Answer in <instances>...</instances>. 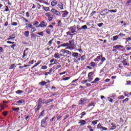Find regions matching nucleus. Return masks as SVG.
<instances>
[{"label": "nucleus", "mask_w": 131, "mask_h": 131, "mask_svg": "<svg viewBox=\"0 0 131 131\" xmlns=\"http://www.w3.org/2000/svg\"><path fill=\"white\" fill-rule=\"evenodd\" d=\"M38 101L39 105H40V104H43V102H42V99L40 98L38 100Z\"/></svg>", "instance_id": "37"}, {"label": "nucleus", "mask_w": 131, "mask_h": 131, "mask_svg": "<svg viewBox=\"0 0 131 131\" xmlns=\"http://www.w3.org/2000/svg\"><path fill=\"white\" fill-rule=\"evenodd\" d=\"M16 35L15 34H12L9 38H7V40H14Z\"/></svg>", "instance_id": "10"}, {"label": "nucleus", "mask_w": 131, "mask_h": 131, "mask_svg": "<svg viewBox=\"0 0 131 131\" xmlns=\"http://www.w3.org/2000/svg\"><path fill=\"white\" fill-rule=\"evenodd\" d=\"M41 107V105L38 104V105L37 106V108L36 109H37V110H39V109H40Z\"/></svg>", "instance_id": "43"}, {"label": "nucleus", "mask_w": 131, "mask_h": 131, "mask_svg": "<svg viewBox=\"0 0 131 131\" xmlns=\"http://www.w3.org/2000/svg\"><path fill=\"white\" fill-rule=\"evenodd\" d=\"M38 24H39V23L38 21H34L33 26H37V25H38Z\"/></svg>", "instance_id": "32"}, {"label": "nucleus", "mask_w": 131, "mask_h": 131, "mask_svg": "<svg viewBox=\"0 0 131 131\" xmlns=\"http://www.w3.org/2000/svg\"><path fill=\"white\" fill-rule=\"evenodd\" d=\"M102 127L101 124H98L97 125V128H101Z\"/></svg>", "instance_id": "64"}, {"label": "nucleus", "mask_w": 131, "mask_h": 131, "mask_svg": "<svg viewBox=\"0 0 131 131\" xmlns=\"http://www.w3.org/2000/svg\"><path fill=\"white\" fill-rule=\"evenodd\" d=\"M91 66H92V67H93V68H95V67L96 66V62H91L90 63Z\"/></svg>", "instance_id": "29"}, {"label": "nucleus", "mask_w": 131, "mask_h": 131, "mask_svg": "<svg viewBox=\"0 0 131 131\" xmlns=\"http://www.w3.org/2000/svg\"><path fill=\"white\" fill-rule=\"evenodd\" d=\"M125 40L127 41H130V40H131V36L128 37V38H126L125 39Z\"/></svg>", "instance_id": "50"}, {"label": "nucleus", "mask_w": 131, "mask_h": 131, "mask_svg": "<svg viewBox=\"0 0 131 131\" xmlns=\"http://www.w3.org/2000/svg\"><path fill=\"white\" fill-rule=\"evenodd\" d=\"M62 17L64 18H66L67 16H68V14H69V12L67 11H62Z\"/></svg>", "instance_id": "11"}, {"label": "nucleus", "mask_w": 131, "mask_h": 131, "mask_svg": "<svg viewBox=\"0 0 131 131\" xmlns=\"http://www.w3.org/2000/svg\"><path fill=\"white\" fill-rule=\"evenodd\" d=\"M3 115L4 116H7V115H8V113L7 112H4L3 113Z\"/></svg>", "instance_id": "58"}, {"label": "nucleus", "mask_w": 131, "mask_h": 131, "mask_svg": "<svg viewBox=\"0 0 131 131\" xmlns=\"http://www.w3.org/2000/svg\"><path fill=\"white\" fill-rule=\"evenodd\" d=\"M46 32L48 33V34H50V33H51V29H48L46 30Z\"/></svg>", "instance_id": "46"}, {"label": "nucleus", "mask_w": 131, "mask_h": 131, "mask_svg": "<svg viewBox=\"0 0 131 131\" xmlns=\"http://www.w3.org/2000/svg\"><path fill=\"white\" fill-rule=\"evenodd\" d=\"M85 120H80L78 124H80L81 126H82L85 124Z\"/></svg>", "instance_id": "12"}, {"label": "nucleus", "mask_w": 131, "mask_h": 131, "mask_svg": "<svg viewBox=\"0 0 131 131\" xmlns=\"http://www.w3.org/2000/svg\"><path fill=\"white\" fill-rule=\"evenodd\" d=\"M30 117V116H29V115H26V120H28V119H29Z\"/></svg>", "instance_id": "51"}, {"label": "nucleus", "mask_w": 131, "mask_h": 131, "mask_svg": "<svg viewBox=\"0 0 131 131\" xmlns=\"http://www.w3.org/2000/svg\"><path fill=\"white\" fill-rule=\"evenodd\" d=\"M128 100H129L128 98H127L124 99L123 100H122V103H124V102H128Z\"/></svg>", "instance_id": "45"}, {"label": "nucleus", "mask_w": 131, "mask_h": 131, "mask_svg": "<svg viewBox=\"0 0 131 131\" xmlns=\"http://www.w3.org/2000/svg\"><path fill=\"white\" fill-rule=\"evenodd\" d=\"M23 93H24V92L22 90H18L16 92V94H18V95H21Z\"/></svg>", "instance_id": "21"}, {"label": "nucleus", "mask_w": 131, "mask_h": 131, "mask_svg": "<svg viewBox=\"0 0 131 131\" xmlns=\"http://www.w3.org/2000/svg\"><path fill=\"white\" fill-rule=\"evenodd\" d=\"M54 58L55 59H60V54L59 53H55Z\"/></svg>", "instance_id": "16"}, {"label": "nucleus", "mask_w": 131, "mask_h": 131, "mask_svg": "<svg viewBox=\"0 0 131 131\" xmlns=\"http://www.w3.org/2000/svg\"><path fill=\"white\" fill-rule=\"evenodd\" d=\"M51 6L52 7H55L56 5L58 4V2H57V1L56 0H53L51 2Z\"/></svg>", "instance_id": "13"}, {"label": "nucleus", "mask_w": 131, "mask_h": 131, "mask_svg": "<svg viewBox=\"0 0 131 131\" xmlns=\"http://www.w3.org/2000/svg\"><path fill=\"white\" fill-rule=\"evenodd\" d=\"M17 104H22V103H24V100L20 99L16 102Z\"/></svg>", "instance_id": "28"}, {"label": "nucleus", "mask_w": 131, "mask_h": 131, "mask_svg": "<svg viewBox=\"0 0 131 131\" xmlns=\"http://www.w3.org/2000/svg\"><path fill=\"white\" fill-rule=\"evenodd\" d=\"M12 25H13V26H17V25H18V23H17L16 22H13L12 23Z\"/></svg>", "instance_id": "47"}, {"label": "nucleus", "mask_w": 131, "mask_h": 131, "mask_svg": "<svg viewBox=\"0 0 131 131\" xmlns=\"http://www.w3.org/2000/svg\"><path fill=\"white\" fill-rule=\"evenodd\" d=\"M98 26L99 27H102V26H103V23H99L98 24Z\"/></svg>", "instance_id": "61"}, {"label": "nucleus", "mask_w": 131, "mask_h": 131, "mask_svg": "<svg viewBox=\"0 0 131 131\" xmlns=\"http://www.w3.org/2000/svg\"><path fill=\"white\" fill-rule=\"evenodd\" d=\"M45 114V111H42L40 113V115L39 116V118H42V117H43L44 115Z\"/></svg>", "instance_id": "17"}, {"label": "nucleus", "mask_w": 131, "mask_h": 131, "mask_svg": "<svg viewBox=\"0 0 131 131\" xmlns=\"http://www.w3.org/2000/svg\"><path fill=\"white\" fill-rule=\"evenodd\" d=\"M119 36H122V37H124V36H125V34L121 33L119 34Z\"/></svg>", "instance_id": "44"}, {"label": "nucleus", "mask_w": 131, "mask_h": 131, "mask_svg": "<svg viewBox=\"0 0 131 131\" xmlns=\"http://www.w3.org/2000/svg\"><path fill=\"white\" fill-rule=\"evenodd\" d=\"M24 35L25 36H26V37H28L29 36V31H25L24 33Z\"/></svg>", "instance_id": "20"}, {"label": "nucleus", "mask_w": 131, "mask_h": 131, "mask_svg": "<svg viewBox=\"0 0 131 131\" xmlns=\"http://www.w3.org/2000/svg\"><path fill=\"white\" fill-rule=\"evenodd\" d=\"M92 123L93 124V125H96V124L98 123V120L93 121Z\"/></svg>", "instance_id": "35"}, {"label": "nucleus", "mask_w": 131, "mask_h": 131, "mask_svg": "<svg viewBox=\"0 0 131 131\" xmlns=\"http://www.w3.org/2000/svg\"><path fill=\"white\" fill-rule=\"evenodd\" d=\"M51 90H53V92H56V90H57V88H56V87H54V86H53L51 88Z\"/></svg>", "instance_id": "48"}, {"label": "nucleus", "mask_w": 131, "mask_h": 131, "mask_svg": "<svg viewBox=\"0 0 131 131\" xmlns=\"http://www.w3.org/2000/svg\"><path fill=\"white\" fill-rule=\"evenodd\" d=\"M12 110L13 111H18V110H20V108L19 107H13Z\"/></svg>", "instance_id": "38"}, {"label": "nucleus", "mask_w": 131, "mask_h": 131, "mask_svg": "<svg viewBox=\"0 0 131 131\" xmlns=\"http://www.w3.org/2000/svg\"><path fill=\"white\" fill-rule=\"evenodd\" d=\"M123 65L124 66H128V63H127V59H125L123 61Z\"/></svg>", "instance_id": "19"}, {"label": "nucleus", "mask_w": 131, "mask_h": 131, "mask_svg": "<svg viewBox=\"0 0 131 131\" xmlns=\"http://www.w3.org/2000/svg\"><path fill=\"white\" fill-rule=\"evenodd\" d=\"M114 48L115 49H119V48H123V46H121V45H116L115 46H114Z\"/></svg>", "instance_id": "25"}, {"label": "nucleus", "mask_w": 131, "mask_h": 131, "mask_svg": "<svg viewBox=\"0 0 131 131\" xmlns=\"http://www.w3.org/2000/svg\"><path fill=\"white\" fill-rule=\"evenodd\" d=\"M41 69H43L44 70H45L46 69H48V67L47 66H43L41 68Z\"/></svg>", "instance_id": "41"}, {"label": "nucleus", "mask_w": 131, "mask_h": 131, "mask_svg": "<svg viewBox=\"0 0 131 131\" xmlns=\"http://www.w3.org/2000/svg\"><path fill=\"white\" fill-rule=\"evenodd\" d=\"M15 47H16V44H14L11 46V48L13 49V50H15V49L14 48Z\"/></svg>", "instance_id": "62"}, {"label": "nucleus", "mask_w": 131, "mask_h": 131, "mask_svg": "<svg viewBox=\"0 0 131 131\" xmlns=\"http://www.w3.org/2000/svg\"><path fill=\"white\" fill-rule=\"evenodd\" d=\"M56 5L58 8H59V9H60V10H63V9H64L63 4L61 2H57V4Z\"/></svg>", "instance_id": "9"}, {"label": "nucleus", "mask_w": 131, "mask_h": 131, "mask_svg": "<svg viewBox=\"0 0 131 131\" xmlns=\"http://www.w3.org/2000/svg\"><path fill=\"white\" fill-rule=\"evenodd\" d=\"M51 12L54 15H56V16H61V12L55 8H52Z\"/></svg>", "instance_id": "1"}, {"label": "nucleus", "mask_w": 131, "mask_h": 131, "mask_svg": "<svg viewBox=\"0 0 131 131\" xmlns=\"http://www.w3.org/2000/svg\"><path fill=\"white\" fill-rule=\"evenodd\" d=\"M48 119H49V118L45 117L41 121V126L42 127H46V126H47V123H46V121H47Z\"/></svg>", "instance_id": "2"}, {"label": "nucleus", "mask_w": 131, "mask_h": 131, "mask_svg": "<svg viewBox=\"0 0 131 131\" xmlns=\"http://www.w3.org/2000/svg\"><path fill=\"white\" fill-rule=\"evenodd\" d=\"M81 82H82V83H83V84L86 83V82H88V80H82Z\"/></svg>", "instance_id": "55"}, {"label": "nucleus", "mask_w": 131, "mask_h": 131, "mask_svg": "<svg viewBox=\"0 0 131 131\" xmlns=\"http://www.w3.org/2000/svg\"><path fill=\"white\" fill-rule=\"evenodd\" d=\"M68 46H69V42L63 43L60 46V47H68Z\"/></svg>", "instance_id": "27"}, {"label": "nucleus", "mask_w": 131, "mask_h": 131, "mask_svg": "<svg viewBox=\"0 0 131 131\" xmlns=\"http://www.w3.org/2000/svg\"><path fill=\"white\" fill-rule=\"evenodd\" d=\"M101 59V62H105V61H106V58L105 57H102Z\"/></svg>", "instance_id": "56"}, {"label": "nucleus", "mask_w": 131, "mask_h": 131, "mask_svg": "<svg viewBox=\"0 0 131 131\" xmlns=\"http://www.w3.org/2000/svg\"><path fill=\"white\" fill-rule=\"evenodd\" d=\"M66 49L67 50H70L71 51H72L73 50H74V46H68Z\"/></svg>", "instance_id": "15"}, {"label": "nucleus", "mask_w": 131, "mask_h": 131, "mask_svg": "<svg viewBox=\"0 0 131 131\" xmlns=\"http://www.w3.org/2000/svg\"><path fill=\"white\" fill-rule=\"evenodd\" d=\"M87 100L85 99H81L78 102L79 105H84L86 103Z\"/></svg>", "instance_id": "5"}, {"label": "nucleus", "mask_w": 131, "mask_h": 131, "mask_svg": "<svg viewBox=\"0 0 131 131\" xmlns=\"http://www.w3.org/2000/svg\"><path fill=\"white\" fill-rule=\"evenodd\" d=\"M88 79L89 81H92V80H93V77H92V76L88 77Z\"/></svg>", "instance_id": "63"}, {"label": "nucleus", "mask_w": 131, "mask_h": 131, "mask_svg": "<svg viewBox=\"0 0 131 131\" xmlns=\"http://www.w3.org/2000/svg\"><path fill=\"white\" fill-rule=\"evenodd\" d=\"M31 28L32 29H31V31H32V32H35V31H36V29L35 27Z\"/></svg>", "instance_id": "42"}, {"label": "nucleus", "mask_w": 131, "mask_h": 131, "mask_svg": "<svg viewBox=\"0 0 131 131\" xmlns=\"http://www.w3.org/2000/svg\"><path fill=\"white\" fill-rule=\"evenodd\" d=\"M57 24L58 26H62V22H61V20H57Z\"/></svg>", "instance_id": "34"}, {"label": "nucleus", "mask_w": 131, "mask_h": 131, "mask_svg": "<svg viewBox=\"0 0 131 131\" xmlns=\"http://www.w3.org/2000/svg\"><path fill=\"white\" fill-rule=\"evenodd\" d=\"M5 12H9V7L8 6H6L5 9Z\"/></svg>", "instance_id": "57"}, {"label": "nucleus", "mask_w": 131, "mask_h": 131, "mask_svg": "<svg viewBox=\"0 0 131 131\" xmlns=\"http://www.w3.org/2000/svg\"><path fill=\"white\" fill-rule=\"evenodd\" d=\"M45 15L48 18L49 21H52L54 19V15L50 13H47L45 14Z\"/></svg>", "instance_id": "4"}, {"label": "nucleus", "mask_w": 131, "mask_h": 131, "mask_svg": "<svg viewBox=\"0 0 131 131\" xmlns=\"http://www.w3.org/2000/svg\"><path fill=\"white\" fill-rule=\"evenodd\" d=\"M13 68H15V64H14V63L11 64L10 65L9 69H13Z\"/></svg>", "instance_id": "33"}, {"label": "nucleus", "mask_w": 131, "mask_h": 131, "mask_svg": "<svg viewBox=\"0 0 131 131\" xmlns=\"http://www.w3.org/2000/svg\"><path fill=\"white\" fill-rule=\"evenodd\" d=\"M0 53H4V49H3V47H0Z\"/></svg>", "instance_id": "59"}, {"label": "nucleus", "mask_w": 131, "mask_h": 131, "mask_svg": "<svg viewBox=\"0 0 131 131\" xmlns=\"http://www.w3.org/2000/svg\"><path fill=\"white\" fill-rule=\"evenodd\" d=\"M99 80H100V78L97 77V78H96L94 80V81H95V82H97V81H99Z\"/></svg>", "instance_id": "60"}, {"label": "nucleus", "mask_w": 131, "mask_h": 131, "mask_svg": "<svg viewBox=\"0 0 131 131\" xmlns=\"http://www.w3.org/2000/svg\"><path fill=\"white\" fill-rule=\"evenodd\" d=\"M26 25H27V28H32V25L26 24Z\"/></svg>", "instance_id": "39"}, {"label": "nucleus", "mask_w": 131, "mask_h": 131, "mask_svg": "<svg viewBox=\"0 0 131 131\" xmlns=\"http://www.w3.org/2000/svg\"><path fill=\"white\" fill-rule=\"evenodd\" d=\"M108 12H110V13H116V12H117V10L116 9H115V10H108Z\"/></svg>", "instance_id": "30"}, {"label": "nucleus", "mask_w": 131, "mask_h": 131, "mask_svg": "<svg viewBox=\"0 0 131 131\" xmlns=\"http://www.w3.org/2000/svg\"><path fill=\"white\" fill-rule=\"evenodd\" d=\"M60 53H61V54L65 55V54H67V55H71V52L68 51V50H61L60 51Z\"/></svg>", "instance_id": "6"}, {"label": "nucleus", "mask_w": 131, "mask_h": 131, "mask_svg": "<svg viewBox=\"0 0 131 131\" xmlns=\"http://www.w3.org/2000/svg\"><path fill=\"white\" fill-rule=\"evenodd\" d=\"M69 79H70V77H66V78H63L62 79V80H69Z\"/></svg>", "instance_id": "54"}, {"label": "nucleus", "mask_w": 131, "mask_h": 131, "mask_svg": "<svg viewBox=\"0 0 131 131\" xmlns=\"http://www.w3.org/2000/svg\"><path fill=\"white\" fill-rule=\"evenodd\" d=\"M47 26H48V23L47 22V20H44L41 21L39 26H37L36 27H47Z\"/></svg>", "instance_id": "3"}, {"label": "nucleus", "mask_w": 131, "mask_h": 131, "mask_svg": "<svg viewBox=\"0 0 131 131\" xmlns=\"http://www.w3.org/2000/svg\"><path fill=\"white\" fill-rule=\"evenodd\" d=\"M113 41H115V40H117L118 38H119V35H116L114 37H113Z\"/></svg>", "instance_id": "18"}, {"label": "nucleus", "mask_w": 131, "mask_h": 131, "mask_svg": "<svg viewBox=\"0 0 131 131\" xmlns=\"http://www.w3.org/2000/svg\"><path fill=\"white\" fill-rule=\"evenodd\" d=\"M107 99L108 100V102H110L111 103H113V99L110 97H107Z\"/></svg>", "instance_id": "36"}, {"label": "nucleus", "mask_w": 131, "mask_h": 131, "mask_svg": "<svg viewBox=\"0 0 131 131\" xmlns=\"http://www.w3.org/2000/svg\"><path fill=\"white\" fill-rule=\"evenodd\" d=\"M53 71V69L51 68L50 70H49V72H47V74H51V73H52Z\"/></svg>", "instance_id": "49"}, {"label": "nucleus", "mask_w": 131, "mask_h": 131, "mask_svg": "<svg viewBox=\"0 0 131 131\" xmlns=\"http://www.w3.org/2000/svg\"><path fill=\"white\" fill-rule=\"evenodd\" d=\"M119 100H123L124 99V96L121 95L118 97Z\"/></svg>", "instance_id": "40"}, {"label": "nucleus", "mask_w": 131, "mask_h": 131, "mask_svg": "<svg viewBox=\"0 0 131 131\" xmlns=\"http://www.w3.org/2000/svg\"><path fill=\"white\" fill-rule=\"evenodd\" d=\"M101 60V56H97L96 59H94L95 62H99Z\"/></svg>", "instance_id": "22"}, {"label": "nucleus", "mask_w": 131, "mask_h": 131, "mask_svg": "<svg viewBox=\"0 0 131 131\" xmlns=\"http://www.w3.org/2000/svg\"><path fill=\"white\" fill-rule=\"evenodd\" d=\"M101 129H102V130H107L108 129V128L103 126L101 127Z\"/></svg>", "instance_id": "52"}, {"label": "nucleus", "mask_w": 131, "mask_h": 131, "mask_svg": "<svg viewBox=\"0 0 131 131\" xmlns=\"http://www.w3.org/2000/svg\"><path fill=\"white\" fill-rule=\"evenodd\" d=\"M107 11H108V9H105L103 10L101 12H100V15L101 16H105V15H107L108 14V12H107Z\"/></svg>", "instance_id": "7"}, {"label": "nucleus", "mask_w": 131, "mask_h": 131, "mask_svg": "<svg viewBox=\"0 0 131 131\" xmlns=\"http://www.w3.org/2000/svg\"><path fill=\"white\" fill-rule=\"evenodd\" d=\"M71 45V46H74V39H73L72 40L69 41V45Z\"/></svg>", "instance_id": "24"}, {"label": "nucleus", "mask_w": 131, "mask_h": 131, "mask_svg": "<svg viewBox=\"0 0 131 131\" xmlns=\"http://www.w3.org/2000/svg\"><path fill=\"white\" fill-rule=\"evenodd\" d=\"M72 56L73 57L77 58V57H78V53L76 52H73L72 54Z\"/></svg>", "instance_id": "23"}, {"label": "nucleus", "mask_w": 131, "mask_h": 131, "mask_svg": "<svg viewBox=\"0 0 131 131\" xmlns=\"http://www.w3.org/2000/svg\"><path fill=\"white\" fill-rule=\"evenodd\" d=\"M76 28L74 27H71L70 28V33H75V32H76Z\"/></svg>", "instance_id": "8"}, {"label": "nucleus", "mask_w": 131, "mask_h": 131, "mask_svg": "<svg viewBox=\"0 0 131 131\" xmlns=\"http://www.w3.org/2000/svg\"><path fill=\"white\" fill-rule=\"evenodd\" d=\"M49 82H50V81H48V82H45V81H42L41 82V85H46V84H47V83H49Z\"/></svg>", "instance_id": "31"}, {"label": "nucleus", "mask_w": 131, "mask_h": 131, "mask_svg": "<svg viewBox=\"0 0 131 131\" xmlns=\"http://www.w3.org/2000/svg\"><path fill=\"white\" fill-rule=\"evenodd\" d=\"M27 56H28V52H24L23 59H26V58H27Z\"/></svg>", "instance_id": "14"}, {"label": "nucleus", "mask_w": 131, "mask_h": 131, "mask_svg": "<svg viewBox=\"0 0 131 131\" xmlns=\"http://www.w3.org/2000/svg\"><path fill=\"white\" fill-rule=\"evenodd\" d=\"M81 29H88V26L86 25L82 26L81 28H79L80 30H81Z\"/></svg>", "instance_id": "26"}, {"label": "nucleus", "mask_w": 131, "mask_h": 131, "mask_svg": "<svg viewBox=\"0 0 131 131\" xmlns=\"http://www.w3.org/2000/svg\"><path fill=\"white\" fill-rule=\"evenodd\" d=\"M37 34L38 35H41V36H43V32H42L38 33Z\"/></svg>", "instance_id": "53"}]
</instances>
